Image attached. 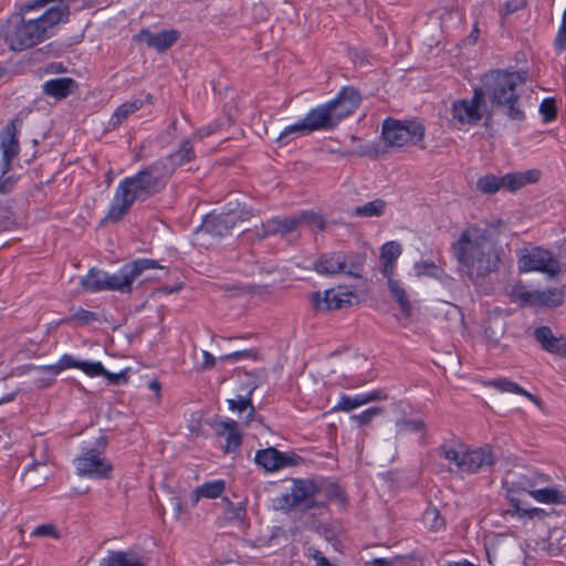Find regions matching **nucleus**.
Wrapping results in <instances>:
<instances>
[{"label": "nucleus", "mask_w": 566, "mask_h": 566, "mask_svg": "<svg viewBox=\"0 0 566 566\" xmlns=\"http://www.w3.org/2000/svg\"><path fill=\"white\" fill-rule=\"evenodd\" d=\"M28 13L20 7L2 25L1 36L12 52L29 50L55 35L57 25L69 21L70 8L61 3L46 9L36 18H27Z\"/></svg>", "instance_id": "obj_1"}, {"label": "nucleus", "mask_w": 566, "mask_h": 566, "mask_svg": "<svg viewBox=\"0 0 566 566\" xmlns=\"http://www.w3.org/2000/svg\"><path fill=\"white\" fill-rule=\"evenodd\" d=\"M361 95L354 86H344L337 95L310 109L304 118L286 126L275 139L279 147H285L301 136L317 130H333L339 123L350 116L360 105Z\"/></svg>", "instance_id": "obj_2"}, {"label": "nucleus", "mask_w": 566, "mask_h": 566, "mask_svg": "<svg viewBox=\"0 0 566 566\" xmlns=\"http://www.w3.org/2000/svg\"><path fill=\"white\" fill-rule=\"evenodd\" d=\"M476 228L467 229L452 243V252L459 269L475 285L480 286L485 279L499 270L500 252Z\"/></svg>", "instance_id": "obj_3"}, {"label": "nucleus", "mask_w": 566, "mask_h": 566, "mask_svg": "<svg viewBox=\"0 0 566 566\" xmlns=\"http://www.w3.org/2000/svg\"><path fill=\"white\" fill-rule=\"evenodd\" d=\"M168 179L156 163H153L134 176L122 179L115 190L105 220L118 222L128 213L135 201H146L160 193L167 186Z\"/></svg>", "instance_id": "obj_4"}, {"label": "nucleus", "mask_w": 566, "mask_h": 566, "mask_svg": "<svg viewBox=\"0 0 566 566\" xmlns=\"http://www.w3.org/2000/svg\"><path fill=\"white\" fill-rule=\"evenodd\" d=\"M515 80L517 75L507 74L505 70H493L481 77L484 97L501 108L503 113L515 122H523L526 116L520 105V95L516 93Z\"/></svg>", "instance_id": "obj_5"}, {"label": "nucleus", "mask_w": 566, "mask_h": 566, "mask_svg": "<svg viewBox=\"0 0 566 566\" xmlns=\"http://www.w3.org/2000/svg\"><path fill=\"white\" fill-rule=\"evenodd\" d=\"M164 269L158 261L147 258L136 259L123 264L119 270L113 274L106 272L105 291H115L122 294L133 292L134 281L146 270Z\"/></svg>", "instance_id": "obj_6"}, {"label": "nucleus", "mask_w": 566, "mask_h": 566, "mask_svg": "<svg viewBox=\"0 0 566 566\" xmlns=\"http://www.w3.org/2000/svg\"><path fill=\"white\" fill-rule=\"evenodd\" d=\"M566 265V250L559 252L557 256L541 247H534L531 250H523L518 256V268L522 272H542L549 276H555Z\"/></svg>", "instance_id": "obj_7"}, {"label": "nucleus", "mask_w": 566, "mask_h": 566, "mask_svg": "<svg viewBox=\"0 0 566 566\" xmlns=\"http://www.w3.org/2000/svg\"><path fill=\"white\" fill-rule=\"evenodd\" d=\"M424 134L426 127L416 120L400 122L388 117L382 124L381 136L391 147L418 145L423 140Z\"/></svg>", "instance_id": "obj_8"}, {"label": "nucleus", "mask_w": 566, "mask_h": 566, "mask_svg": "<svg viewBox=\"0 0 566 566\" xmlns=\"http://www.w3.org/2000/svg\"><path fill=\"white\" fill-rule=\"evenodd\" d=\"M291 490L292 503L302 512L326 510V501L322 500L323 482L314 479H294Z\"/></svg>", "instance_id": "obj_9"}, {"label": "nucleus", "mask_w": 566, "mask_h": 566, "mask_svg": "<svg viewBox=\"0 0 566 566\" xmlns=\"http://www.w3.org/2000/svg\"><path fill=\"white\" fill-rule=\"evenodd\" d=\"M484 104V91L480 87H474L471 99L453 101L451 115L453 119L462 125H474L483 117L481 107Z\"/></svg>", "instance_id": "obj_10"}, {"label": "nucleus", "mask_w": 566, "mask_h": 566, "mask_svg": "<svg viewBox=\"0 0 566 566\" xmlns=\"http://www.w3.org/2000/svg\"><path fill=\"white\" fill-rule=\"evenodd\" d=\"M76 473L80 476L91 479H108L113 471V464L105 458H102L97 451L85 450L80 457L74 459Z\"/></svg>", "instance_id": "obj_11"}, {"label": "nucleus", "mask_w": 566, "mask_h": 566, "mask_svg": "<svg viewBox=\"0 0 566 566\" xmlns=\"http://www.w3.org/2000/svg\"><path fill=\"white\" fill-rule=\"evenodd\" d=\"M496 463V458L490 444L464 450L462 471L467 474L491 471Z\"/></svg>", "instance_id": "obj_12"}, {"label": "nucleus", "mask_w": 566, "mask_h": 566, "mask_svg": "<svg viewBox=\"0 0 566 566\" xmlns=\"http://www.w3.org/2000/svg\"><path fill=\"white\" fill-rule=\"evenodd\" d=\"M195 158L196 154L191 140L185 139L176 151L156 160L155 163L164 176L169 180L178 167L195 160Z\"/></svg>", "instance_id": "obj_13"}, {"label": "nucleus", "mask_w": 566, "mask_h": 566, "mask_svg": "<svg viewBox=\"0 0 566 566\" xmlns=\"http://www.w3.org/2000/svg\"><path fill=\"white\" fill-rule=\"evenodd\" d=\"M180 38V32L176 29L164 30L154 33L148 29H142L134 36L135 41L145 42L148 48L155 49L158 53L168 51Z\"/></svg>", "instance_id": "obj_14"}, {"label": "nucleus", "mask_w": 566, "mask_h": 566, "mask_svg": "<svg viewBox=\"0 0 566 566\" xmlns=\"http://www.w3.org/2000/svg\"><path fill=\"white\" fill-rule=\"evenodd\" d=\"M297 229L295 214L289 217H273L255 227V234L259 239H265L272 235H286Z\"/></svg>", "instance_id": "obj_15"}, {"label": "nucleus", "mask_w": 566, "mask_h": 566, "mask_svg": "<svg viewBox=\"0 0 566 566\" xmlns=\"http://www.w3.org/2000/svg\"><path fill=\"white\" fill-rule=\"evenodd\" d=\"M345 261L343 251L325 252L315 260L312 269L319 275L334 276L345 273Z\"/></svg>", "instance_id": "obj_16"}, {"label": "nucleus", "mask_w": 566, "mask_h": 566, "mask_svg": "<svg viewBox=\"0 0 566 566\" xmlns=\"http://www.w3.org/2000/svg\"><path fill=\"white\" fill-rule=\"evenodd\" d=\"M22 118L15 117L11 119L0 130V150L3 156L18 157L20 153L19 134L22 127Z\"/></svg>", "instance_id": "obj_17"}, {"label": "nucleus", "mask_w": 566, "mask_h": 566, "mask_svg": "<svg viewBox=\"0 0 566 566\" xmlns=\"http://www.w3.org/2000/svg\"><path fill=\"white\" fill-rule=\"evenodd\" d=\"M533 336L545 352L560 357H566V338L563 336L556 337L551 327H536Z\"/></svg>", "instance_id": "obj_18"}, {"label": "nucleus", "mask_w": 566, "mask_h": 566, "mask_svg": "<svg viewBox=\"0 0 566 566\" xmlns=\"http://www.w3.org/2000/svg\"><path fill=\"white\" fill-rule=\"evenodd\" d=\"M311 302L316 311H333L340 310L346 305H350V301L348 295H343L335 293L333 289L326 290L324 292H313L311 294Z\"/></svg>", "instance_id": "obj_19"}, {"label": "nucleus", "mask_w": 566, "mask_h": 566, "mask_svg": "<svg viewBox=\"0 0 566 566\" xmlns=\"http://www.w3.org/2000/svg\"><path fill=\"white\" fill-rule=\"evenodd\" d=\"M388 395L382 389L371 390L365 394H358L354 397L342 395L339 401L332 411H350L357 407L369 403L371 401L386 400Z\"/></svg>", "instance_id": "obj_20"}, {"label": "nucleus", "mask_w": 566, "mask_h": 566, "mask_svg": "<svg viewBox=\"0 0 566 566\" xmlns=\"http://www.w3.org/2000/svg\"><path fill=\"white\" fill-rule=\"evenodd\" d=\"M148 558L134 549L108 551L98 566H147Z\"/></svg>", "instance_id": "obj_21"}, {"label": "nucleus", "mask_w": 566, "mask_h": 566, "mask_svg": "<svg viewBox=\"0 0 566 566\" xmlns=\"http://www.w3.org/2000/svg\"><path fill=\"white\" fill-rule=\"evenodd\" d=\"M234 226L235 224L232 220L213 211L203 218L200 227L198 228V233L203 232L211 237L222 238L229 234Z\"/></svg>", "instance_id": "obj_22"}, {"label": "nucleus", "mask_w": 566, "mask_h": 566, "mask_svg": "<svg viewBox=\"0 0 566 566\" xmlns=\"http://www.w3.org/2000/svg\"><path fill=\"white\" fill-rule=\"evenodd\" d=\"M77 87V82L72 77H57L44 82L42 93L56 101H61L74 94Z\"/></svg>", "instance_id": "obj_23"}, {"label": "nucleus", "mask_w": 566, "mask_h": 566, "mask_svg": "<svg viewBox=\"0 0 566 566\" xmlns=\"http://www.w3.org/2000/svg\"><path fill=\"white\" fill-rule=\"evenodd\" d=\"M217 436L226 438V452H234L242 444V434L238 431V422L229 419L220 421L216 428Z\"/></svg>", "instance_id": "obj_24"}, {"label": "nucleus", "mask_w": 566, "mask_h": 566, "mask_svg": "<svg viewBox=\"0 0 566 566\" xmlns=\"http://www.w3.org/2000/svg\"><path fill=\"white\" fill-rule=\"evenodd\" d=\"M528 494L539 503L545 504H566V494L556 488H543L528 491Z\"/></svg>", "instance_id": "obj_25"}, {"label": "nucleus", "mask_w": 566, "mask_h": 566, "mask_svg": "<svg viewBox=\"0 0 566 566\" xmlns=\"http://www.w3.org/2000/svg\"><path fill=\"white\" fill-rule=\"evenodd\" d=\"M226 490V482L223 480H213L201 484L196 488L192 492V502L193 505L197 504L200 497L206 499H217Z\"/></svg>", "instance_id": "obj_26"}, {"label": "nucleus", "mask_w": 566, "mask_h": 566, "mask_svg": "<svg viewBox=\"0 0 566 566\" xmlns=\"http://www.w3.org/2000/svg\"><path fill=\"white\" fill-rule=\"evenodd\" d=\"M106 271L91 268L85 276L81 279V286L84 291L96 293L105 291Z\"/></svg>", "instance_id": "obj_27"}, {"label": "nucleus", "mask_w": 566, "mask_h": 566, "mask_svg": "<svg viewBox=\"0 0 566 566\" xmlns=\"http://www.w3.org/2000/svg\"><path fill=\"white\" fill-rule=\"evenodd\" d=\"M386 207L387 202L384 199L377 198L373 201L355 207L349 211V216L358 218L380 217L385 213Z\"/></svg>", "instance_id": "obj_28"}, {"label": "nucleus", "mask_w": 566, "mask_h": 566, "mask_svg": "<svg viewBox=\"0 0 566 566\" xmlns=\"http://www.w3.org/2000/svg\"><path fill=\"white\" fill-rule=\"evenodd\" d=\"M388 290L391 297L398 303L400 311L405 317L412 315V305L408 298L406 290L401 286L398 280H389Z\"/></svg>", "instance_id": "obj_29"}, {"label": "nucleus", "mask_w": 566, "mask_h": 566, "mask_svg": "<svg viewBox=\"0 0 566 566\" xmlns=\"http://www.w3.org/2000/svg\"><path fill=\"white\" fill-rule=\"evenodd\" d=\"M258 465L262 467L266 472L279 470L280 451L273 447L258 450L254 457Z\"/></svg>", "instance_id": "obj_30"}, {"label": "nucleus", "mask_w": 566, "mask_h": 566, "mask_svg": "<svg viewBox=\"0 0 566 566\" xmlns=\"http://www.w3.org/2000/svg\"><path fill=\"white\" fill-rule=\"evenodd\" d=\"M346 259V275L355 279L363 277V272L366 263V254L359 252L345 253Z\"/></svg>", "instance_id": "obj_31"}, {"label": "nucleus", "mask_w": 566, "mask_h": 566, "mask_svg": "<svg viewBox=\"0 0 566 566\" xmlns=\"http://www.w3.org/2000/svg\"><path fill=\"white\" fill-rule=\"evenodd\" d=\"M537 306L558 307L564 303L565 292L563 289L552 287L545 291H537Z\"/></svg>", "instance_id": "obj_32"}, {"label": "nucleus", "mask_w": 566, "mask_h": 566, "mask_svg": "<svg viewBox=\"0 0 566 566\" xmlns=\"http://www.w3.org/2000/svg\"><path fill=\"white\" fill-rule=\"evenodd\" d=\"M78 363L80 360L72 355L64 354L56 364L40 366L38 369L42 374H50L51 376L55 377L67 368H78Z\"/></svg>", "instance_id": "obj_33"}, {"label": "nucleus", "mask_w": 566, "mask_h": 566, "mask_svg": "<svg viewBox=\"0 0 566 566\" xmlns=\"http://www.w3.org/2000/svg\"><path fill=\"white\" fill-rule=\"evenodd\" d=\"M72 322H76L78 325L87 326L95 322H99V316L97 313L85 310L83 307H78L72 310V314L63 319L61 323L71 324Z\"/></svg>", "instance_id": "obj_34"}, {"label": "nucleus", "mask_w": 566, "mask_h": 566, "mask_svg": "<svg viewBox=\"0 0 566 566\" xmlns=\"http://www.w3.org/2000/svg\"><path fill=\"white\" fill-rule=\"evenodd\" d=\"M297 220V228L301 224H306L317 231H324L326 228V221L324 217L311 210H304L295 214Z\"/></svg>", "instance_id": "obj_35"}, {"label": "nucleus", "mask_w": 566, "mask_h": 566, "mask_svg": "<svg viewBox=\"0 0 566 566\" xmlns=\"http://www.w3.org/2000/svg\"><path fill=\"white\" fill-rule=\"evenodd\" d=\"M322 500L326 501V509L331 501L337 502L340 506H345L347 504V496L344 489L334 482L328 483L327 485L323 484Z\"/></svg>", "instance_id": "obj_36"}, {"label": "nucleus", "mask_w": 566, "mask_h": 566, "mask_svg": "<svg viewBox=\"0 0 566 566\" xmlns=\"http://www.w3.org/2000/svg\"><path fill=\"white\" fill-rule=\"evenodd\" d=\"M491 386L504 391V392H513L516 395H521L524 397L530 398L531 400L535 399V396L522 388L518 384L507 379V378H495L491 380Z\"/></svg>", "instance_id": "obj_37"}, {"label": "nucleus", "mask_w": 566, "mask_h": 566, "mask_svg": "<svg viewBox=\"0 0 566 566\" xmlns=\"http://www.w3.org/2000/svg\"><path fill=\"white\" fill-rule=\"evenodd\" d=\"M402 253V247L397 241H388L380 249V260L384 265H396L397 259Z\"/></svg>", "instance_id": "obj_38"}, {"label": "nucleus", "mask_w": 566, "mask_h": 566, "mask_svg": "<svg viewBox=\"0 0 566 566\" xmlns=\"http://www.w3.org/2000/svg\"><path fill=\"white\" fill-rule=\"evenodd\" d=\"M537 291H526L523 286L514 287L511 292V301L521 306H537Z\"/></svg>", "instance_id": "obj_39"}, {"label": "nucleus", "mask_w": 566, "mask_h": 566, "mask_svg": "<svg viewBox=\"0 0 566 566\" xmlns=\"http://www.w3.org/2000/svg\"><path fill=\"white\" fill-rule=\"evenodd\" d=\"M476 189L483 195H494L501 189V179L489 174L476 180Z\"/></svg>", "instance_id": "obj_40"}, {"label": "nucleus", "mask_w": 566, "mask_h": 566, "mask_svg": "<svg viewBox=\"0 0 566 566\" xmlns=\"http://www.w3.org/2000/svg\"><path fill=\"white\" fill-rule=\"evenodd\" d=\"M398 433H416L421 432L426 433L427 427L423 420L421 419H400L396 422Z\"/></svg>", "instance_id": "obj_41"}, {"label": "nucleus", "mask_w": 566, "mask_h": 566, "mask_svg": "<svg viewBox=\"0 0 566 566\" xmlns=\"http://www.w3.org/2000/svg\"><path fill=\"white\" fill-rule=\"evenodd\" d=\"M439 455L443 457L446 460L454 463L457 468L462 471L461 463L464 461V451L457 450L455 448L449 444H442L439 447Z\"/></svg>", "instance_id": "obj_42"}, {"label": "nucleus", "mask_w": 566, "mask_h": 566, "mask_svg": "<svg viewBox=\"0 0 566 566\" xmlns=\"http://www.w3.org/2000/svg\"><path fill=\"white\" fill-rule=\"evenodd\" d=\"M422 520L430 531L437 532L444 527V518L436 507H428Z\"/></svg>", "instance_id": "obj_43"}, {"label": "nucleus", "mask_w": 566, "mask_h": 566, "mask_svg": "<svg viewBox=\"0 0 566 566\" xmlns=\"http://www.w3.org/2000/svg\"><path fill=\"white\" fill-rule=\"evenodd\" d=\"M557 105L554 97H546L539 105V114L544 123H551L557 117Z\"/></svg>", "instance_id": "obj_44"}, {"label": "nucleus", "mask_w": 566, "mask_h": 566, "mask_svg": "<svg viewBox=\"0 0 566 566\" xmlns=\"http://www.w3.org/2000/svg\"><path fill=\"white\" fill-rule=\"evenodd\" d=\"M384 412L382 407H371L360 413L352 415L350 420L356 422L359 427L369 424L374 418Z\"/></svg>", "instance_id": "obj_45"}, {"label": "nucleus", "mask_w": 566, "mask_h": 566, "mask_svg": "<svg viewBox=\"0 0 566 566\" xmlns=\"http://www.w3.org/2000/svg\"><path fill=\"white\" fill-rule=\"evenodd\" d=\"M501 188H505L509 191H516L523 187L520 172H511L500 177Z\"/></svg>", "instance_id": "obj_46"}, {"label": "nucleus", "mask_w": 566, "mask_h": 566, "mask_svg": "<svg viewBox=\"0 0 566 566\" xmlns=\"http://www.w3.org/2000/svg\"><path fill=\"white\" fill-rule=\"evenodd\" d=\"M255 389V386L251 387L248 391V395L245 397L238 396L237 399H229L228 405L229 409L232 411H240L243 412L248 409V406H251V396L253 395V391Z\"/></svg>", "instance_id": "obj_47"}, {"label": "nucleus", "mask_w": 566, "mask_h": 566, "mask_svg": "<svg viewBox=\"0 0 566 566\" xmlns=\"http://www.w3.org/2000/svg\"><path fill=\"white\" fill-rule=\"evenodd\" d=\"M78 369L90 377H98L102 376V374H105V367L101 361L80 360Z\"/></svg>", "instance_id": "obj_48"}, {"label": "nucleus", "mask_w": 566, "mask_h": 566, "mask_svg": "<svg viewBox=\"0 0 566 566\" xmlns=\"http://www.w3.org/2000/svg\"><path fill=\"white\" fill-rule=\"evenodd\" d=\"M415 270L418 275H427L438 277L441 271L433 261H420L415 264Z\"/></svg>", "instance_id": "obj_49"}, {"label": "nucleus", "mask_w": 566, "mask_h": 566, "mask_svg": "<svg viewBox=\"0 0 566 566\" xmlns=\"http://www.w3.org/2000/svg\"><path fill=\"white\" fill-rule=\"evenodd\" d=\"M126 106H127L126 103H123L113 113L111 120H109V126L112 128L118 127L122 123H124L133 114L130 112V109Z\"/></svg>", "instance_id": "obj_50"}, {"label": "nucleus", "mask_w": 566, "mask_h": 566, "mask_svg": "<svg viewBox=\"0 0 566 566\" xmlns=\"http://www.w3.org/2000/svg\"><path fill=\"white\" fill-rule=\"evenodd\" d=\"M301 463H303V458L301 455L280 451L279 470L289 467H296Z\"/></svg>", "instance_id": "obj_51"}, {"label": "nucleus", "mask_w": 566, "mask_h": 566, "mask_svg": "<svg viewBox=\"0 0 566 566\" xmlns=\"http://www.w3.org/2000/svg\"><path fill=\"white\" fill-rule=\"evenodd\" d=\"M525 2L523 0H507L504 6L500 9V14L502 20L506 17L517 12L522 8H524Z\"/></svg>", "instance_id": "obj_52"}, {"label": "nucleus", "mask_w": 566, "mask_h": 566, "mask_svg": "<svg viewBox=\"0 0 566 566\" xmlns=\"http://www.w3.org/2000/svg\"><path fill=\"white\" fill-rule=\"evenodd\" d=\"M111 385H124L128 382V369L120 370L119 373H111L105 369V374H102Z\"/></svg>", "instance_id": "obj_53"}, {"label": "nucleus", "mask_w": 566, "mask_h": 566, "mask_svg": "<svg viewBox=\"0 0 566 566\" xmlns=\"http://www.w3.org/2000/svg\"><path fill=\"white\" fill-rule=\"evenodd\" d=\"M274 509L291 512L296 509V505L292 503V491L290 493L282 494L274 500Z\"/></svg>", "instance_id": "obj_54"}, {"label": "nucleus", "mask_w": 566, "mask_h": 566, "mask_svg": "<svg viewBox=\"0 0 566 566\" xmlns=\"http://www.w3.org/2000/svg\"><path fill=\"white\" fill-rule=\"evenodd\" d=\"M227 504H228V518L230 521H243L245 518V515H247V511L243 506L241 505H235L233 502L231 501H227Z\"/></svg>", "instance_id": "obj_55"}, {"label": "nucleus", "mask_w": 566, "mask_h": 566, "mask_svg": "<svg viewBox=\"0 0 566 566\" xmlns=\"http://www.w3.org/2000/svg\"><path fill=\"white\" fill-rule=\"evenodd\" d=\"M238 209H239V201L230 200L224 206L221 207L220 214L226 217L227 219H230L237 224V217H238Z\"/></svg>", "instance_id": "obj_56"}, {"label": "nucleus", "mask_w": 566, "mask_h": 566, "mask_svg": "<svg viewBox=\"0 0 566 566\" xmlns=\"http://www.w3.org/2000/svg\"><path fill=\"white\" fill-rule=\"evenodd\" d=\"M255 356L256 353L253 349H243L221 356L220 359L235 363L240 359L255 358Z\"/></svg>", "instance_id": "obj_57"}, {"label": "nucleus", "mask_w": 566, "mask_h": 566, "mask_svg": "<svg viewBox=\"0 0 566 566\" xmlns=\"http://www.w3.org/2000/svg\"><path fill=\"white\" fill-rule=\"evenodd\" d=\"M32 535H35V536H50V537H54V538L59 537V533L56 531V527L54 525H52V524H41V525L36 526L33 530Z\"/></svg>", "instance_id": "obj_58"}, {"label": "nucleus", "mask_w": 566, "mask_h": 566, "mask_svg": "<svg viewBox=\"0 0 566 566\" xmlns=\"http://www.w3.org/2000/svg\"><path fill=\"white\" fill-rule=\"evenodd\" d=\"M307 556H310L311 558H313L316 564L315 566H337V565H334L332 564L323 554L321 551L316 549V548H313V547H310L307 549Z\"/></svg>", "instance_id": "obj_59"}, {"label": "nucleus", "mask_w": 566, "mask_h": 566, "mask_svg": "<svg viewBox=\"0 0 566 566\" xmlns=\"http://www.w3.org/2000/svg\"><path fill=\"white\" fill-rule=\"evenodd\" d=\"M554 45L558 52L566 50V23H560Z\"/></svg>", "instance_id": "obj_60"}, {"label": "nucleus", "mask_w": 566, "mask_h": 566, "mask_svg": "<svg viewBox=\"0 0 566 566\" xmlns=\"http://www.w3.org/2000/svg\"><path fill=\"white\" fill-rule=\"evenodd\" d=\"M39 52L48 56H59L62 54L63 50L59 42H50L43 48L39 49Z\"/></svg>", "instance_id": "obj_61"}, {"label": "nucleus", "mask_w": 566, "mask_h": 566, "mask_svg": "<svg viewBox=\"0 0 566 566\" xmlns=\"http://www.w3.org/2000/svg\"><path fill=\"white\" fill-rule=\"evenodd\" d=\"M17 182V178L13 176H0V195L10 193Z\"/></svg>", "instance_id": "obj_62"}, {"label": "nucleus", "mask_w": 566, "mask_h": 566, "mask_svg": "<svg viewBox=\"0 0 566 566\" xmlns=\"http://www.w3.org/2000/svg\"><path fill=\"white\" fill-rule=\"evenodd\" d=\"M125 103L127 105L126 107H128L130 109V112L134 114L135 112L139 111L145 105V103L151 104L153 103V95L148 93V94H146L145 99L135 98L133 101H128V102H125Z\"/></svg>", "instance_id": "obj_63"}, {"label": "nucleus", "mask_w": 566, "mask_h": 566, "mask_svg": "<svg viewBox=\"0 0 566 566\" xmlns=\"http://www.w3.org/2000/svg\"><path fill=\"white\" fill-rule=\"evenodd\" d=\"M523 181V187L530 184L537 182L541 178V171L538 169H530L524 172H520Z\"/></svg>", "instance_id": "obj_64"}]
</instances>
